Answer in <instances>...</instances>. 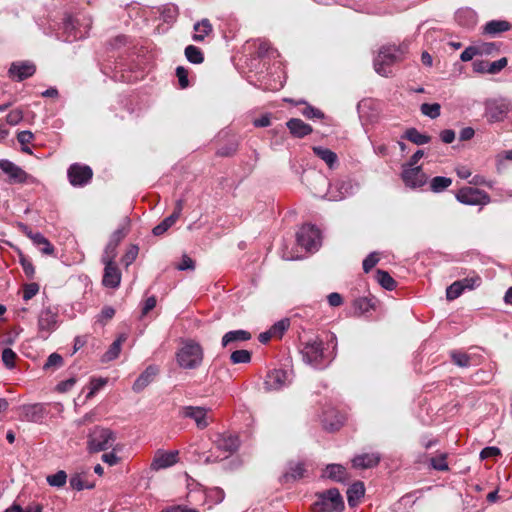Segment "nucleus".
Masks as SVG:
<instances>
[{
	"instance_id": "1",
	"label": "nucleus",
	"mask_w": 512,
	"mask_h": 512,
	"mask_svg": "<svg viewBox=\"0 0 512 512\" xmlns=\"http://www.w3.org/2000/svg\"><path fill=\"white\" fill-rule=\"evenodd\" d=\"M300 353L302 360L315 369L328 367L336 357L334 351H326L324 342L319 337L302 342Z\"/></svg>"
},
{
	"instance_id": "2",
	"label": "nucleus",
	"mask_w": 512,
	"mask_h": 512,
	"mask_svg": "<svg viewBox=\"0 0 512 512\" xmlns=\"http://www.w3.org/2000/svg\"><path fill=\"white\" fill-rule=\"evenodd\" d=\"M91 28V19L85 14H65L62 19V30L65 41L73 42L87 36Z\"/></svg>"
},
{
	"instance_id": "3",
	"label": "nucleus",
	"mask_w": 512,
	"mask_h": 512,
	"mask_svg": "<svg viewBox=\"0 0 512 512\" xmlns=\"http://www.w3.org/2000/svg\"><path fill=\"white\" fill-rule=\"evenodd\" d=\"M116 439V433L111 429L95 426L87 435L86 449L90 454L106 451L114 446Z\"/></svg>"
},
{
	"instance_id": "4",
	"label": "nucleus",
	"mask_w": 512,
	"mask_h": 512,
	"mask_svg": "<svg viewBox=\"0 0 512 512\" xmlns=\"http://www.w3.org/2000/svg\"><path fill=\"white\" fill-rule=\"evenodd\" d=\"M203 357V348L193 340L186 341L176 353L177 364L187 370L198 368L203 362Z\"/></svg>"
},
{
	"instance_id": "5",
	"label": "nucleus",
	"mask_w": 512,
	"mask_h": 512,
	"mask_svg": "<svg viewBox=\"0 0 512 512\" xmlns=\"http://www.w3.org/2000/svg\"><path fill=\"white\" fill-rule=\"evenodd\" d=\"M311 509L312 512H342L344 501L339 490L331 488L318 494L317 501Z\"/></svg>"
},
{
	"instance_id": "6",
	"label": "nucleus",
	"mask_w": 512,
	"mask_h": 512,
	"mask_svg": "<svg viewBox=\"0 0 512 512\" xmlns=\"http://www.w3.org/2000/svg\"><path fill=\"white\" fill-rule=\"evenodd\" d=\"M399 60V49L395 46H383L374 58V70L383 77L392 74L391 66Z\"/></svg>"
},
{
	"instance_id": "7",
	"label": "nucleus",
	"mask_w": 512,
	"mask_h": 512,
	"mask_svg": "<svg viewBox=\"0 0 512 512\" xmlns=\"http://www.w3.org/2000/svg\"><path fill=\"white\" fill-rule=\"evenodd\" d=\"M296 240L306 251H317L321 245L320 231L314 225H303L296 234Z\"/></svg>"
},
{
	"instance_id": "8",
	"label": "nucleus",
	"mask_w": 512,
	"mask_h": 512,
	"mask_svg": "<svg viewBox=\"0 0 512 512\" xmlns=\"http://www.w3.org/2000/svg\"><path fill=\"white\" fill-rule=\"evenodd\" d=\"M455 197L460 203L471 206H484L491 201L487 192L474 187H463L459 189Z\"/></svg>"
},
{
	"instance_id": "9",
	"label": "nucleus",
	"mask_w": 512,
	"mask_h": 512,
	"mask_svg": "<svg viewBox=\"0 0 512 512\" xmlns=\"http://www.w3.org/2000/svg\"><path fill=\"white\" fill-rule=\"evenodd\" d=\"M67 177L72 186L83 187L90 183L93 177V171L88 165L74 163L69 166Z\"/></svg>"
},
{
	"instance_id": "10",
	"label": "nucleus",
	"mask_w": 512,
	"mask_h": 512,
	"mask_svg": "<svg viewBox=\"0 0 512 512\" xmlns=\"http://www.w3.org/2000/svg\"><path fill=\"white\" fill-rule=\"evenodd\" d=\"M290 382V374L286 370L273 369L265 377L264 388L266 391H278L288 386Z\"/></svg>"
},
{
	"instance_id": "11",
	"label": "nucleus",
	"mask_w": 512,
	"mask_h": 512,
	"mask_svg": "<svg viewBox=\"0 0 512 512\" xmlns=\"http://www.w3.org/2000/svg\"><path fill=\"white\" fill-rule=\"evenodd\" d=\"M401 178L407 187L413 189L423 187L428 182V176L423 172L421 166L403 167Z\"/></svg>"
},
{
	"instance_id": "12",
	"label": "nucleus",
	"mask_w": 512,
	"mask_h": 512,
	"mask_svg": "<svg viewBox=\"0 0 512 512\" xmlns=\"http://www.w3.org/2000/svg\"><path fill=\"white\" fill-rule=\"evenodd\" d=\"M0 169L8 176L9 182L13 184L26 183L32 179L21 167L7 159L0 160Z\"/></svg>"
},
{
	"instance_id": "13",
	"label": "nucleus",
	"mask_w": 512,
	"mask_h": 512,
	"mask_svg": "<svg viewBox=\"0 0 512 512\" xmlns=\"http://www.w3.org/2000/svg\"><path fill=\"white\" fill-rule=\"evenodd\" d=\"M36 72V66L32 61H15L8 69V76L12 80L21 82L32 77Z\"/></svg>"
},
{
	"instance_id": "14",
	"label": "nucleus",
	"mask_w": 512,
	"mask_h": 512,
	"mask_svg": "<svg viewBox=\"0 0 512 512\" xmlns=\"http://www.w3.org/2000/svg\"><path fill=\"white\" fill-rule=\"evenodd\" d=\"M57 314L49 308L43 309L38 316V336L47 339L57 327Z\"/></svg>"
},
{
	"instance_id": "15",
	"label": "nucleus",
	"mask_w": 512,
	"mask_h": 512,
	"mask_svg": "<svg viewBox=\"0 0 512 512\" xmlns=\"http://www.w3.org/2000/svg\"><path fill=\"white\" fill-rule=\"evenodd\" d=\"M209 409L201 406H184L180 410L181 416L195 421L197 428L205 429L209 425L207 417Z\"/></svg>"
},
{
	"instance_id": "16",
	"label": "nucleus",
	"mask_w": 512,
	"mask_h": 512,
	"mask_svg": "<svg viewBox=\"0 0 512 512\" xmlns=\"http://www.w3.org/2000/svg\"><path fill=\"white\" fill-rule=\"evenodd\" d=\"M509 112V107L502 101H489L486 104L485 116L489 123L502 122Z\"/></svg>"
},
{
	"instance_id": "17",
	"label": "nucleus",
	"mask_w": 512,
	"mask_h": 512,
	"mask_svg": "<svg viewBox=\"0 0 512 512\" xmlns=\"http://www.w3.org/2000/svg\"><path fill=\"white\" fill-rule=\"evenodd\" d=\"M182 210H183V200L180 199L176 202L175 208H174V211L172 212V214L170 216L166 217L165 219H163L158 225H156L153 228L152 233L155 236L163 235L169 228H171L176 223V221L179 219V217L182 213Z\"/></svg>"
},
{
	"instance_id": "18",
	"label": "nucleus",
	"mask_w": 512,
	"mask_h": 512,
	"mask_svg": "<svg viewBox=\"0 0 512 512\" xmlns=\"http://www.w3.org/2000/svg\"><path fill=\"white\" fill-rule=\"evenodd\" d=\"M102 284L108 288H118L121 283V271L115 262L104 264Z\"/></svg>"
},
{
	"instance_id": "19",
	"label": "nucleus",
	"mask_w": 512,
	"mask_h": 512,
	"mask_svg": "<svg viewBox=\"0 0 512 512\" xmlns=\"http://www.w3.org/2000/svg\"><path fill=\"white\" fill-rule=\"evenodd\" d=\"M178 462V451L163 452L158 451L151 463L154 470L165 469Z\"/></svg>"
},
{
	"instance_id": "20",
	"label": "nucleus",
	"mask_w": 512,
	"mask_h": 512,
	"mask_svg": "<svg viewBox=\"0 0 512 512\" xmlns=\"http://www.w3.org/2000/svg\"><path fill=\"white\" fill-rule=\"evenodd\" d=\"M22 416L26 421L41 423L46 416V410L39 403L24 405L22 407Z\"/></svg>"
},
{
	"instance_id": "21",
	"label": "nucleus",
	"mask_w": 512,
	"mask_h": 512,
	"mask_svg": "<svg viewBox=\"0 0 512 512\" xmlns=\"http://www.w3.org/2000/svg\"><path fill=\"white\" fill-rule=\"evenodd\" d=\"M239 445L238 437L231 434H220L215 440L216 448L228 454L234 453L239 448Z\"/></svg>"
},
{
	"instance_id": "22",
	"label": "nucleus",
	"mask_w": 512,
	"mask_h": 512,
	"mask_svg": "<svg viewBox=\"0 0 512 512\" xmlns=\"http://www.w3.org/2000/svg\"><path fill=\"white\" fill-rule=\"evenodd\" d=\"M286 126L295 138H304L313 132L311 125L305 123L299 118H291L287 121Z\"/></svg>"
},
{
	"instance_id": "23",
	"label": "nucleus",
	"mask_w": 512,
	"mask_h": 512,
	"mask_svg": "<svg viewBox=\"0 0 512 512\" xmlns=\"http://www.w3.org/2000/svg\"><path fill=\"white\" fill-rule=\"evenodd\" d=\"M158 373L156 366H148L135 380L132 389L134 392L139 393L143 391L155 378Z\"/></svg>"
},
{
	"instance_id": "24",
	"label": "nucleus",
	"mask_w": 512,
	"mask_h": 512,
	"mask_svg": "<svg viewBox=\"0 0 512 512\" xmlns=\"http://www.w3.org/2000/svg\"><path fill=\"white\" fill-rule=\"evenodd\" d=\"M379 462L380 456L377 453H364L352 459L353 467L359 469L373 468L377 466Z\"/></svg>"
},
{
	"instance_id": "25",
	"label": "nucleus",
	"mask_w": 512,
	"mask_h": 512,
	"mask_svg": "<svg viewBox=\"0 0 512 512\" xmlns=\"http://www.w3.org/2000/svg\"><path fill=\"white\" fill-rule=\"evenodd\" d=\"M306 472L303 462H289L288 470L282 475L281 482L287 483L301 479Z\"/></svg>"
},
{
	"instance_id": "26",
	"label": "nucleus",
	"mask_w": 512,
	"mask_h": 512,
	"mask_svg": "<svg viewBox=\"0 0 512 512\" xmlns=\"http://www.w3.org/2000/svg\"><path fill=\"white\" fill-rule=\"evenodd\" d=\"M28 237L43 254L52 255L54 253V246L42 233L29 231Z\"/></svg>"
},
{
	"instance_id": "27",
	"label": "nucleus",
	"mask_w": 512,
	"mask_h": 512,
	"mask_svg": "<svg viewBox=\"0 0 512 512\" xmlns=\"http://www.w3.org/2000/svg\"><path fill=\"white\" fill-rule=\"evenodd\" d=\"M251 339L250 332L246 330H232L224 334L221 344L223 347H228L235 342H244Z\"/></svg>"
},
{
	"instance_id": "28",
	"label": "nucleus",
	"mask_w": 512,
	"mask_h": 512,
	"mask_svg": "<svg viewBox=\"0 0 512 512\" xmlns=\"http://www.w3.org/2000/svg\"><path fill=\"white\" fill-rule=\"evenodd\" d=\"M512 28V25L505 20H491L487 22L484 26L483 33L496 36L502 32L509 31Z\"/></svg>"
},
{
	"instance_id": "29",
	"label": "nucleus",
	"mask_w": 512,
	"mask_h": 512,
	"mask_svg": "<svg viewBox=\"0 0 512 512\" xmlns=\"http://www.w3.org/2000/svg\"><path fill=\"white\" fill-rule=\"evenodd\" d=\"M127 340V335L122 333L118 336V338L113 341L110 345L109 349L102 356V362H110L115 360L121 351L122 344Z\"/></svg>"
},
{
	"instance_id": "30",
	"label": "nucleus",
	"mask_w": 512,
	"mask_h": 512,
	"mask_svg": "<svg viewBox=\"0 0 512 512\" xmlns=\"http://www.w3.org/2000/svg\"><path fill=\"white\" fill-rule=\"evenodd\" d=\"M312 150L313 153L321 160H323L328 165L329 168H334L335 165L338 163L337 154L332 150L322 146H314L312 147Z\"/></svg>"
},
{
	"instance_id": "31",
	"label": "nucleus",
	"mask_w": 512,
	"mask_h": 512,
	"mask_svg": "<svg viewBox=\"0 0 512 512\" xmlns=\"http://www.w3.org/2000/svg\"><path fill=\"white\" fill-rule=\"evenodd\" d=\"M455 17L457 22L465 27H473L477 22V14L470 8L459 9Z\"/></svg>"
},
{
	"instance_id": "32",
	"label": "nucleus",
	"mask_w": 512,
	"mask_h": 512,
	"mask_svg": "<svg viewBox=\"0 0 512 512\" xmlns=\"http://www.w3.org/2000/svg\"><path fill=\"white\" fill-rule=\"evenodd\" d=\"M364 494L365 487L363 482L357 481L353 483L347 490V500L349 506L354 507L355 505H357V503L364 496Z\"/></svg>"
},
{
	"instance_id": "33",
	"label": "nucleus",
	"mask_w": 512,
	"mask_h": 512,
	"mask_svg": "<svg viewBox=\"0 0 512 512\" xmlns=\"http://www.w3.org/2000/svg\"><path fill=\"white\" fill-rule=\"evenodd\" d=\"M324 474L333 481L345 482L347 480L346 469L340 464L327 465Z\"/></svg>"
},
{
	"instance_id": "34",
	"label": "nucleus",
	"mask_w": 512,
	"mask_h": 512,
	"mask_svg": "<svg viewBox=\"0 0 512 512\" xmlns=\"http://www.w3.org/2000/svg\"><path fill=\"white\" fill-rule=\"evenodd\" d=\"M377 300L375 297H359L353 302V307L359 315L365 314L372 309H375Z\"/></svg>"
},
{
	"instance_id": "35",
	"label": "nucleus",
	"mask_w": 512,
	"mask_h": 512,
	"mask_svg": "<svg viewBox=\"0 0 512 512\" xmlns=\"http://www.w3.org/2000/svg\"><path fill=\"white\" fill-rule=\"evenodd\" d=\"M402 137L416 145H424L431 141L429 135L420 133L416 128L407 129Z\"/></svg>"
},
{
	"instance_id": "36",
	"label": "nucleus",
	"mask_w": 512,
	"mask_h": 512,
	"mask_svg": "<svg viewBox=\"0 0 512 512\" xmlns=\"http://www.w3.org/2000/svg\"><path fill=\"white\" fill-rule=\"evenodd\" d=\"M452 184V179L444 176L433 177L429 181V189L434 193H441L445 191Z\"/></svg>"
},
{
	"instance_id": "37",
	"label": "nucleus",
	"mask_w": 512,
	"mask_h": 512,
	"mask_svg": "<svg viewBox=\"0 0 512 512\" xmlns=\"http://www.w3.org/2000/svg\"><path fill=\"white\" fill-rule=\"evenodd\" d=\"M194 30L196 33L193 35V40L200 42L203 41L205 36H207L212 31V25L210 24L209 20L203 19L194 25Z\"/></svg>"
},
{
	"instance_id": "38",
	"label": "nucleus",
	"mask_w": 512,
	"mask_h": 512,
	"mask_svg": "<svg viewBox=\"0 0 512 512\" xmlns=\"http://www.w3.org/2000/svg\"><path fill=\"white\" fill-rule=\"evenodd\" d=\"M376 280L384 289L388 291L394 290L397 286L396 281L385 270L379 269L376 271Z\"/></svg>"
},
{
	"instance_id": "39",
	"label": "nucleus",
	"mask_w": 512,
	"mask_h": 512,
	"mask_svg": "<svg viewBox=\"0 0 512 512\" xmlns=\"http://www.w3.org/2000/svg\"><path fill=\"white\" fill-rule=\"evenodd\" d=\"M296 104L304 105L303 109H301V114L307 119H323L325 117L320 109L308 104L306 101L301 100Z\"/></svg>"
},
{
	"instance_id": "40",
	"label": "nucleus",
	"mask_w": 512,
	"mask_h": 512,
	"mask_svg": "<svg viewBox=\"0 0 512 512\" xmlns=\"http://www.w3.org/2000/svg\"><path fill=\"white\" fill-rule=\"evenodd\" d=\"M335 187L339 190V195L331 196L330 199L332 200H341L346 196L352 195L354 192V185L350 180L337 182Z\"/></svg>"
},
{
	"instance_id": "41",
	"label": "nucleus",
	"mask_w": 512,
	"mask_h": 512,
	"mask_svg": "<svg viewBox=\"0 0 512 512\" xmlns=\"http://www.w3.org/2000/svg\"><path fill=\"white\" fill-rule=\"evenodd\" d=\"M185 56L190 63L201 64L204 61V55L200 48L194 45H188L185 48Z\"/></svg>"
},
{
	"instance_id": "42",
	"label": "nucleus",
	"mask_w": 512,
	"mask_h": 512,
	"mask_svg": "<svg viewBox=\"0 0 512 512\" xmlns=\"http://www.w3.org/2000/svg\"><path fill=\"white\" fill-rule=\"evenodd\" d=\"M421 113L431 119H436L440 116L441 106L438 103H423L420 107Z\"/></svg>"
},
{
	"instance_id": "43",
	"label": "nucleus",
	"mask_w": 512,
	"mask_h": 512,
	"mask_svg": "<svg viewBox=\"0 0 512 512\" xmlns=\"http://www.w3.org/2000/svg\"><path fill=\"white\" fill-rule=\"evenodd\" d=\"M230 360L233 364H245L251 361V353L248 350H235L231 353Z\"/></svg>"
},
{
	"instance_id": "44",
	"label": "nucleus",
	"mask_w": 512,
	"mask_h": 512,
	"mask_svg": "<svg viewBox=\"0 0 512 512\" xmlns=\"http://www.w3.org/2000/svg\"><path fill=\"white\" fill-rule=\"evenodd\" d=\"M117 246L118 245L108 241L101 257V262L103 264H109L110 262H114V259L117 255Z\"/></svg>"
},
{
	"instance_id": "45",
	"label": "nucleus",
	"mask_w": 512,
	"mask_h": 512,
	"mask_svg": "<svg viewBox=\"0 0 512 512\" xmlns=\"http://www.w3.org/2000/svg\"><path fill=\"white\" fill-rule=\"evenodd\" d=\"M67 480L66 472L63 470H60L56 472L55 474L47 476V482L50 486L53 487H62L65 485Z\"/></svg>"
},
{
	"instance_id": "46",
	"label": "nucleus",
	"mask_w": 512,
	"mask_h": 512,
	"mask_svg": "<svg viewBox=\"0 0 512 512\" xmlns=\"http://www.w3.org/2000/svg\"><path fill=\"white\" fill-rule=\"evenodd\" d=\"M451 358L454 364H456L459 367H469L471 357L463 352L460 351H453L451 352Z\"/></svg>"
},
{
	"instance_id": "47",
	"label": "nucleus",
	"mask_w": 512,
	"mask_h": 512,
	"mask_svg": "<svg viewBox=\"0 0 512 512\" xmlns=\"http://www.w3.org/2000/svg\"><path fill=\"white\" fill-rule=\"evenodd\" d=\"M19 262L22 266L25 275L29 279H33L35 275L34 265L22 252L19 253Z\"/></svg>"
},
{
	"instance_id": "48",
	"label": "nucleus",
	"mask_w": 512,
	"mask_h": 512,
	"mask_svg": "<svg viewBox=\"0 0 512 512\" xmlns=\"http://www.w3.org/2000/svg\"><path fill=\"white\" fill-rule=\"evenodd\" d=\"M63 365V358L58 353H52L48 356L43 368L45 370L57 369Z\"/></svg>"
},
{
	"instance_id": "49",
	"label": "nucleus",
	"mask_w": 512,
	"mask_h": 512,
	"mask_svg": "<svg viewBox=\"0 0 512 512\" xmlns=\"http://www.w3.org/2000/svg\"><path fill=\"white\" fill-rule=\"evenodd\" d=\"M138 253L139 247L137 245H131L122 257V263L126 267H129L136 260Z\"/></svg>"
},
{
	"instance_id": "50",
	"label": "nucleus",
	"mask_w": 512,
	"mask_h": 512,
	"mask_svg": "<svg viewBox=\"0 0 512 512\" xmlns=\"http://www.w3.org/2000/svg\"><path fill=\"white\" fill-rule=\"evenodd\" d=\"M290 323L288 319H282L278 322H276L272 327L269 329L274 337L281 338L284 332L288 329Z\"/></svg>"
},
{
	"instance_id": "51",
	"label": "nucleus",
	"mask_w": 512,
	"mask_h": 512,
	"mask_svg": "<svg viewBox=\"0 0 512 512\" xmlns=\"http://www.w3.org/2000/svg\"><path fill=\"white\" fill-rule=\"evenodd\" d=\"M17 358L16 353L11 348H5L2 351L3 364L8 368L12 369L15 367V360Z\"/></svg>"
},
{
	"instance_id": "52",
	"label": "nucleus",
	"mask_w": 512,
	"mask_h": 512,
	"mask_svg": "<svg viewBox=\"0 0 512 512\" xmlns=\"http://www.w3.org/2000/svg\"><path fill=\"white\" fill-rule=\"evenodd\" d=\"M463 291L464 289L460 282L455 281L446 289V297L448 300H454L458 298L463 293Z\"/></svg>"
},
{
	"instance_id": "53",
	"label": "nucleus",
	"mask_w": 512,
	"mask_h": 512,
	"mask_svg": "<svg viewBox=\"0 0 512 512\" xmlns=\"http://www.w3.org/2000/svg\"><path fill=\"white\" fill-rule=\"evenodd\" d=\"M461 284V286H463V289L466 290H472L476 287H479L480 284H481V277L478 276V275H474V276H471V277H466L462 280H458Z\"/></svg>"
},
{
	"instance_id": "54",
	"label": "nucleus",
	"mask_w": 512,
	"mask_h": 512,
	"mask_svg": "<svg viewBox=\"0 0 512 512\" xmlns=\"http://www.w3.org/2000/svg\"><path fill=\"white\" fill-rule=\"evenodd\" d=\"M39 284L32 282L23 286V300L28 301L32 299L39 292Z\"/></svg>"
},
{
	"instance_id": "55",
	"label": "nucleus",
	"mask_w": 512,
	"mask_h": 512,
	"mask_svg": "<svg viewBox=\"0 0 512 512\" xmlns=\"http://www.w3.org/2000/svg\"><path fill=\"white\" fill-rule=\"evenodd\" d=\"M69 483L70 486L77 491H81L83 489H91L93 487L92 484L85 482L80 475L71 477Z\"/></svg>"
},
{
	"instance_id": "56",
	"label": "nucleus",
	"mask_w": 512,
	"mask_h": 512,
	"mask_svg": "<svg viewBox=\"0 0 512 512\" xmlns=\"http://www.w3.org/2000/svg\"><path fill=\"white\" fill-rule=\"evenodd\" d=\"M115 315V309L111 306H105L102 308L100 314L98 315L97 322L105 325L109 320H111Z\"/></svg>"
},
{
	"instance_id": "57",
	"label": "nucleus",
	"mask_w": 512,
	"mask_h": 512,
	"mask_svg": "<svg viewBox=\"0 0 512 512\" xmlns=\"http://www.w3.org/2000/svg\"><path fill=\"white\" fill-rule=\"evenodd\" d=\"M493 379V374L491 371L486 370H478L473 375V381L478 384L489 383Z\"/></svg>"
},
{
	"instance_id": "58",
	"label": "nucleus",
	"mask_w": 512,
	"mask_h": 512,
	"mask_svg": "<svg viewBox=\"0 0 512 512\" xmlns=\"http://www.w3.org/2000/svg\"><path fill=\"white\" fill-rule=\"evenodd\" d=\"M379 261L378 254L376 252L370 253L362 263L363 270L368 273Z\"/></svg>"
},
{
	"instance_id": "59",
	"label": "nucleus",
	"mask_w": 512,
	"mask_h": 512,
	"mask_svg": "<svg viewBox=\"0 0 512 512\" xmlns=\"http://www.w3.org/2000/svg\"><path fill=\"white\" fill-rule=\"evenodd\" d=\"M431 466L438 471L448 470V464L446 462V455L442 454L437 457L431 458Z\"/></svg>"
},
{
	"instance_id": "60",
	"label": "nucleus",
	"mask_w": 512,
	"mask_h": 512,
	"mask_svg": "<svg viewBox=\"0 0 512 512\" xmlns=\"http://www.w3.org/2000/svg\"><path fill=\"white\" fill-rule=\"evenodd\" d=\"M176 76L178 78L179 85L182 89H185L189 86L187 69H185L183 66H178L176 68Z\"/></svg>"
},
{
	"instance_id": "61",
	"label": "nucleus",
	"mask_w": 512,
	"mask_h": 512,
	"mask_svg": "<svg viewBox=\"0 0 512 512\" xmlns=\"http://www.w3.org/2000/svg\"><path fill=\"white\" fill-rule=\"evenodd\" d=\"M507 63H508V61L505 57L500 58L493 62H489L488 73L489 74L499 73L502 69H504L507 66Z\"/></svg>"
},
{
	"instance_id": "62",
	"label": "nucleus",
	"mask_w": 512,
	"mask_h": 512,
	"mask_svg": "<svg viewBox=\"0 0 512 512\" xmlns=\"http://www.w3.org/2000/svg\"><path fill=\"white\" fill-rule=\"evenodd\" d=\"M501 455V451L498 447L495 446H488L482 449L480 452V458L482 460L490 459V458H496Z\"/></svg>"
},
{
	"instance_id": "63",
	"label": "nucleus",
	"mask_w": 512,
	"mask_h": 512,
	"mask_svg": "<svg viewBox=\"0 0 512 512\" xmlns=\"http://www.w3.org/2000/svg\"><path fill=\"white\" fill-rule=\"evenodd\" d=\"M272 50L273 49L271 48V45L268 41H266V40L258 41V47H257V51H256L258 57L268 56Z\"/></svg>"
},
{
	"instance_id": "64",
	"label": "nucleus",
	"mask_w": 512,
	"mask_h": 512,
	"mask_svg": "<svg viewBox=\"0 0 512 512\" xmlns=\"http://www.w3.org/2000/svg\"><path fill=\"white\" fill-rule=\"evenodd\" d=\"M480 53V49L474 46L467 47L460 55V59L463 62H467L473 59L474 56Z\"/></svg>"
}]
</instances>
